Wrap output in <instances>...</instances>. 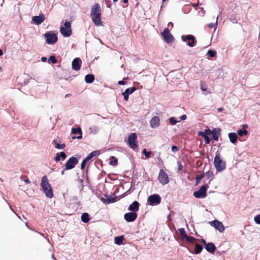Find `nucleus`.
Listing matches in <instances>:
<instances>
[{"mask_svg": "<svg viewBox=\"0 0 260 260\" xmlns=\"http://www.w3.org/2000/svg\"><path fill=\"white\" fill-rule=\"evenodd\" d=\"M90 16L95 25L99 26L102 24L101 8L99 4L96 3L92 7Z\"/></svg>", "mask_w": 260, "mask_h": 260, "instance_id": "f257e3e1", "label": "nucleus"}, {"mask_svg": "<svg viewBox=\"0 0 260 260\" xmlns=\"http://www.w3.org/2000/svg\"><path fill=\"white\" fill-rule=\"evenodd\" d=\"M41 186L47 198H52L53 197V190L51 185L49 183L48 178L46 176L42 177Z\"/></svg>", "mask_w": 260, "mask_h": 260, "instance_id": "f03ea898", "label": "nucleus"}, {"mask_svg": "<svg viewBox=\"0 0 260 260\" xmlns=\"http://www.w3.org/2000/svg\"><path fill=\"white\" fill-rule=\"evenodd\" d=\"M214 165L216 169L218 172H221L225 169V163L221 159L219 154L215 156Z\"/></svg>", "mask_w": 260, "mask_h": 260, "instance_id": "7ed1b4c3", "label": "nucleus"}, {"mask_svg": "<svg viewBox=\"0 0 260 260\" xmlns=\"http://www.w3.org/2000/svg\"><path fill=\"white\" fill-rule=\"evenodd\" d=\"M137 139V135L135 133L131 134V135L128 137L127 142V144L128 146L133 150H135L138 147Z\"/></svg>", "mask_w": 260, "mask_h": 260, "instance_id": "20e7f679", "label": "nucleus"}, {"mask_svg": "<svg viewBox=\"0 0 260 260\" xmlns=\"http://www.w3.org/2000/svg\"><path fill=\"white\" fill-rule=\"evenodd\" d=\"M208 187L209 186L207 184L202 185L198 190L193 192L194 197L198 199L205 198L207 195V190Z\"/></svg>", "mask_w": 260, "mask_h": 260, "instance_id": "39448f33", "label": "nucleus"}, {"mask_svg": "<svg viewBox=\"0 0 260 260\" xmlns=\"http://www.w3.org/2000/svg\"><path fill=\"white\" fill-rule=\"evenodd\" d=\"M60 31L64 37H70L72 34L71 23L69 21H66L64 23L63 26L60 27Z\"/></svg>", "mask_w": 260, "mask_h": 260, "instance_id": "423d86ee", "label": "nucleus"}, {"mask_svg": "<svg viewBox=\"0 0 260 260\" xmlns=\"http://www.w3.org/2000/svg\"><path fill=\"white\" fill-rule=\"evenodd\" d=\"M161 35L167 43H172L174 41L175 39L168 28L164 29V31L161 32Z\"/></svg>", "mask_w": 260, "mask_h": 260, "instance_id": "0eeeda50", "label": "nucleus"}, {"mask_svg": "<svg viewBox=\"0 0 260 260\" xmlns=\"http://www.w3.org/2000/svg\"><path fill=\"white\" fill-rule=\"evenodd\" d=\"M161 198L157 194H153L148 198L147 203L149 205L154 206L160 203Z\"/></svg>", "mask_w": 260, "mask_h": 260, "instance_id": "6e6552de", "label": "nucleus"}, {"mask_svg": "<svg viewBox=\"0 0 260 260\" xmlns=\"http://www.w3.org/2000/svg\"><path fill=\"white\" fill-rule=\"evenodd\" d=\"M200 241L202 243L205 248L208 252L212 254L214 253L216 249V247L213 243H207L204 239H201Z\"/></svg>", "mask_w": 260, "mask_h": 260, "instance_id": "1a4fd4ad", "label": "nucleus"}, {"mask_svg": "<svg viewBox=\"0 0 260 260\" xmlns=\"http://www.w3.org/2000/svg\"><path fill=\"white\" fill-rule=\"evenodd\" d=\"M78 162V159L72 156L69 159L64 165L65 170H71L73 169L76 165Z\"/></svg>", "mask_w": 260, "mask_h": 260, "instance_id": "9d476101", "label": "nucleus"}, {"mask_svg": "<svg viewBox=\"0 0 260 260\" xmlns=\"http://www.w3.org/2000/svg\"><path fill=\"white\" fill-rule=\"evenodd\" d=\"M181 40L183 42L188 41L187 45L190 47H192L195 45L196 41L194 36L192 35H183L181 37Z\"/></svg>", "mask_w": 260, "mask_h": 260, "instance_id": "9b49d317", "label": "nucleus"}, {"mask_svg": "<svg viewBox=\"0 0 260 260\" xmlns=\"http://www.w3.org/2000/svg\"><path fill=\"white\" fill-rule=\"evenodd\" d=\"M158 179L159 182L165 185L169 182V179L167 174L162 169H160L158 176Z\"/></svg>", "mask_w": 260, "mask_h": 260, "instance_id": "f8f14e48", "label": "nucleus"}, {"mask_svg": "<svg viewBox=\"0 0 260 260\" xmlns=\"http://www.w3.org/2000/svg\"><path fill=\"white\" fill-rule=\"evenodd\" d=\"M46 38V42L48 44H55L57 41V36L55 34L47 32L44 35Z\"/></svg>", "mask_w": 260, "mask_h": 260, "instance_id": "ddd939ff", "label": "nucleus"}, {"mask_svg": "<svg viewBox=\"0 0 260 260\" xmlns=\"http://www.w3.org/2000/svg\"><path fill=\"white\" fill-rule=\"evenodd\" d=\"M137 214L133 212L126 213L124 215V219L127 222L134 221L137 219Z\"/></svg>", "mask_w": 260, "mask_h": 260, "instance_id": "4468645a", "label": "nucleus"}, {"mask_svg": "<svg viewBox=\"0 0 260 260\" xmlns=\"http://www.w3.org/2000/svg\"><path fill=\"white\" fill-rule=\"evenodd\" d=\"M210 223L212 226L217 229L220 232H222L224 231V227L222 223L218 220H213L211 221Z\"/></svg>", "mask_w": 260, "mask_h": 260, "instance_id": "2eb2a0df", "label": "nucleus"}, {"mask_svg": "<svg viewBox=\"0 0 260 260\" xmlns=\"http://www.w3.org/2000/svg\"><path fill=\"white\" fill-rule=\"evenodd\" d=\"M82 61L80 58H75L72 63V67L73 70L79 71L81 67Z\"/></svg>", "mask_w": 260, "mask_h": 260, "instance_id": "dca6fc26", "label": "nucleus"}, {"mask_svg": "<svg viewBox=\"0 0 260 260\" xmlns=\"http://www.w3.org/2000/svg\"><path fill=\"white\" fill-rule=\"evenodd\" d=\"M45 20V15L41 13L39 16H35L32 17V20L37 25H39Z\"/></svg>", "mask_w": 260, "mask_h": 260, "instance_id": "f3484780", "label": "nucleus"}, {"mask_svg": "<svg viewBox=\"0 0 260 260\" xmlns=\"http://www.w3.org/2000/svg\"><path fill=\"white\" fill-rule=\"evenodd\" d=\"M72 133L73 135H76L79 134L78 136H74L72 137V139H81L82 138V133L80 127H78L77 128H73L72 129Z\"/></svg>", "mask_w": 260, "mask_h": 260, "instance_id": "a211bd4d", "label": "nucleus"}, {"mask_svg": "<svg viewBox=\"0 0 260 260\" xmlns=\"http://www.w3.org/2000/svg\"><path fill=\"white\" fill-rule=\"evenodd\" d=\"M150 125L152 128L157 127L160 125V119L158 116L153 117L150 121Z\"/></svg>", "mask_w": 260, "mask_h": 260, "instance_id": "6ab92c4d", "label": "nucleus"}, {"mask_svg": "<svg viewBox=\"0 0 260 260\" xmlns=\"http://www.w3.org/2000/svg\"><path fill=\"white\" fill-rule=\"evenodd\" d=\"M139 202L135 201L129 206L128 210L131 212H136L139 210Z\"/></svg>", "mask_w": 260, "mask_h": 260, "instance_id": "aec40b11", "label": "nucleus"}, {"mask_svg": "<svg viewBox=\"0 0 260 260\" xmlns=\"http://www.w3.org/2000/svg\"><path fill=\"white\" fill-rule=\"evenodd\" d=\"M136 90V88L133 87L131 89L127 88L125 90V91L122 93V95L124 96L125 101H127L128 100V95L130 94L133 93Z\"/></svg>", "mask_w": 260, "mask_h": 260, "instance_id": "412c9836", "label": "nucleus"}, {"mask_svg": "<svg viewBox=\"0 0 260 260\" xmlns=\"http://www.w3.org/2000/svg\"><path fill=\"white\" fill-rule=\"evenodd\" d=\"M220 131V129L219 128H218L217 131L216 128H214L212 129V138L215 140L218 141L219 139V136L220 135L219 132Z\"/></svg>", "mask_w": 260, "mask_h": 260, "instance_id": "4be33fe9", "label": "nucleus"}, {"mask_svg": "<svg viewBox=\"0 0 260 260\" xmlns=\"http://www.w3.org/2000/svg\"><path fill=\"white\" fill-rule=\"evenodd\" d=\"M229 137L231 142L233 144H235L237 142L238 138L237 135L235 133H230L229 134Z\"/></svg>", "mask_w": 260, "mask_h": 260, "instance_id": "5701e85b", "label": "nucleus"}, {"mask_svg": "<svg viewBox=\"0 0 260 260\" xmlns=\"http://www.w3.org/2000/svg\"><path fill=\"white\" fill-rule=\"evenodd\" d=\"M100 152L99 150H95L90 153L85 158L88 161L90 160L93 157L100 155Z\"/></svg>", "mask_w": 260, "mask_h": 260, "instance_id": "b1692460", "label": "nucleus"}, {"mask_svg": "<svg viewBox=\"0 0 260 260\" xmlns=\"http://www.w3.org/2000/svg\"><path fill=\"white\" fill-rule=\"evenodd\" d=\"M94 80V76L92 74H87L85 77V81L87 83H91Z\"/></svg>", "mask_w": 260, "mask_h": 260, "instance_id": "393cba45", "label": "nucleus"}, {"mask_svg": "<svg viewBox=\"0 0 260 260\" xmlns=\"http://www.w3.org/2000/svg\"><path fill=\"white\" fill-rule=\"evenodd\" d=\"M202 250H203V247L202 245H201L198 243H196L195 244L194 251V254H198L200 253L201 252V251H202Z\"/></svg>", "mask_w": 260, "mask_h": 260, "instance_id": "a878e982", "label": "nucleus"}, {"mask_svg": "<svg viewBox=\"0 0 260 260\" xmlns=\"http://www.w3.org/2000/svg\"><path fill=\"white\" fill-rule=\"evenodd\" d=\"M90 220L89 214L87 213H84L81 215V220L84 223H87Z\"/></svg>", "mask_w": 260, "mask_h": 260, "instance_id": "bb28decb", "label": "nucleus"}, {"mask_svg": "<svg viewBox=\"0 0 260 260\" xmlns=\"http://www.w3.org/2000/svg\"><path fill=\"white\" fill-rule=\"evenodd\" d=\"M124 240V236L123 235L117 236L115 238V243L117 245H120Z\"/></svg>", "mask_w": 260, "mask_h": 260, "instance_id": "cd10ccee", "label": "nucleus"}, {"mask_svg": "<svg viewBox=\"0 0 260 260\" xmlns=\"http://www.w3.org/2000/svg\"><path fill=\"white\" fill-rule=\"evenodd\" d=\"M53 144L57 149H63L66 147V145L64 144H59L57 142V140H53Z\"/></svg>", "mask_w": 260, "mask_h": 260, "instance_id": "c85d7f7f", "label": "nucleus"}, {"mask_svg": "<svg viewBox=\"0 0 260 260\" xmlns=\"http://www.w3.org/2000/svg\"><path fill=\"white\" fill-rule=\"evenodd\" d=\"M111 160L110 161L109 164L112 166H115L117 165L118 163V160L117 158H116L114 156H112L111 157Z\"/></svg>", "mask_w": 260, "mask_h": 260, "instance_id": "c756f323", "label": "nucleus"}, {"mask_svg": "<svg viewBox=\"0 0 260 260\" xmlns=\"http://www.w3.org/2000/svg\"><path fill=\"white\" fill-rule=\"evenodd\" d=\"M178 231L179 232V234L181 236V237L184 239L186 237L187 235L185 233V230L183 228H180L178 229Z\"/></svg>", "mask_w": 260, "mask_h": 260, "instance_id": "7c9ffc66", "label": "nucleus"}, {"mask_svg": "<svg viewBox=\"0 0 260 260\" xmlns=\"http://www.w3.org/2000/svg\"><path fill=\"white\" fill-rule=\"evenodd\" d=\"M238 134L240 136H242L243 135H246L248 133V132L246 129H241L238 131Z\"/></svg>", "mask_w": 260, "mask_h": 260, "instance_id": "2f4dec72", "label": "nucleus"}, {"mask_svg": "<svg viewBox=\"0 0 260 260\" xmlns=\"http://www.w3.org/2000/svg\"><path fill=\"white\" fill-rule=\"evenodd\" d=\"M184 239L188 242H189L191 243H193L196 240V239L194 237H189V236H188L187 235L186 236V237Z\"/></svg>", "mask_w": 260, "mask_h": 260, "instance_id": "473e14b6", "label": "nucleus"}, {"mask_svg": "<svg viewBox=\"0 0 260 260\" xmlns=\"http://www.w3.org/2000/svg\"><path fill=\"white\" fill-rule=\"evenodd\" d=\"M218 16L217 17L216 20V22L215 23H209L208 24V27H209L210 28H214V29H215L216 28V26L217 25V20H218Z\"/></svg>", "mask_w": 260, "mask_h": 260, "instance_id": "72a5a7b5", "label": "nucleus"}, {"mask_svg": "<svg viewBox=\"0 0 260 260\" xmlns=\"http://www.w3.org/2000/svg\"><path fill=\"white\" fill-rule=\"evenodd\" d=\"M204 176V174L203 173L201 175H197L196 178V185L198 184L200 181H201V180L202 178H203V177Z\"/></svg>", "mask_w": 260, "mask_h": 260, "instance_id": "f704fd0d", "label": "nucleus"}, {"mask_svg": "<svg viewBox=\"0 0 260 260\" xmlns=\"http://www.w3.org/2000/svg\"><path fill=\"white\" fill-rule=\"evenodd\" d=\"M142 153L144 154L146 158H149L150 155L151 154V151H147L146 149H144L143 150Z\"/></svg>", "mask_w": 260, "mask_h": 260, "instance_id": "c9c22d12", "label": "nucleus"}, {"mask_svg": "<svg viewBox=\"0 0 260 260\" xmlns=\"http://www.w3.org/2000/svg\"><path fill=\"white\" fill-rule=\"evenodd\" d=\"M50 61L52 63H56L57 60L55 56L54 55H51L48 59V61Z\"/></svg>", "mask_w": 260, "mask_h": 260, "instance_id": "e433bc0d", "label": "nucleus"}, {"mask_svg": "<svg viewBox=\"0 0 260 260\" xmlns=\"http://www.w3.org/2000/svg\"><path fill=\"white\" fill-rule=\"evenodd\" d=\"M117 197H110L109 198L107 199L108 200L107 202L108 204L111 203H114V202L117 201Z\"/></svg>", "mask_w": 260, "mask_h": 260, "instance_id": "4c0bfd02", "label": "nucleus"}, {"mask_svg": "<svg viewBox=\"0 0 260 260\" xmlns=\"http://www.w3.org/2000/svg\"><path fill=\"white\" fill-rule=\"evenodd\" d=\"M201 89L202 91H206L207 89L206 85L204 82H201L200 83Z\"/></svg>", "mask_w": 260, "mask_h": 260, "instance_id": "58836bf2", "label": "nucleus"}, {"mask_svg": "<svg viewBox=\"0 0 260 260\" xmlns=\"http://www.w3.org/2000/svg\"><path fill=\"white\" fill-rule=\"evenodd\" d=\"M208 54H209L210 57H214L216 54V52L215 51L209 50L208 51Z\"/></svg>", "mask_w": 260, "mask_h": 260, "instance_id": "ea45409f", "label": "nucleus"}, {"mask_svg": "<svg viewBox=\"0 0 260 260\" xmlns=\"http://www.w3.org/2000/svg\"><path fill=\"white\" fill-rule=\"evenodd\" d=\"M213 173L212 171H209L206 173V176L207 178V179L209 180L212 176H213Z\"/></svg>", "mask_w": 260, "mask_h": 260, "instance_id": "a19ab883", "label": "nucleus"}, {"mask_svg": "<svg viewBox=\"0 0 260 260\" xmlns=\"http://www.w3.org/2000/svg\"><path fill=\"white\" fill-rule=\"evenodd\" d=\"M254 220L256 223L260 224V214L255 216Z\"/></svg>", "mask_w": 260, "mask_h": 260, "instance_id": "79ce46f5", "label": "nucleus"}, {"mask_svg": "<svg viewBox=\"0 0 260 260\" xmlns=\"http://www.w3.org/2000/svg\"><path fill=\"white\" fill-rule=\"evenodd\" d=\"M88 161V160L84 158V159L82 161L81 164V169L82 170H83L85 168V166L87 163V162Z\"/></svg>", "mask_w": 260, "mask_h": 260, "instance_id": "37998d69", "label": "nucleus"}, {"mask_svg": "<svg viewBox=\"0 0 260 260\" xmlns=\"http://www.w3.org/2000/svg\"><path fill=\"white\" fill-rule=\"evenodd\" d=\"M59 153V156H60V158L62 159V160H63L66 158L67 155L66 154V153L62 151Z\"/></svg>", "mask_w": 260, "mask_h": 260, "instance_id": "c03bdc74", "label": "nucleus"}, {"mask_svg": "<svg viewBox=\"0 0 260 260\" xmlns=\"http://www.w3.org/2000/svg\"><path fill=\"white\" fill-rule=\"evenodd\" d=\"M169 121L172 125H174L177 123V121L175 120V118L171 117L169 119Z\"/></svg>", "mask_w": 260, "mask_h": 260, "instance_id": "a18cd8bd", "label": "nucleus"}, {"mask_svg": "<svg viewBox=\"0 0 260 260\" xmlns=\"http://www.w3.org/2000/svg\"><path fill=\"white\" fill-rule=\"evenodd\" d=\"M204 139H205V142L206 144H209L210 142V138L208 136H207L206 135L204 137Z\"/></svg>", "mask_w": 260, "mask_h": 260, "instance_id": "49530a36", "label": "nucleus"}, {"mask_svg": "<svg viewBox=\"0 0 260 260\" xmlns=\"http://www.w3.org/2000/svg\"><path fill=\"white\" fill-rule=\"evenodd\" d=\"M204 132H205V134L206 135H207V136H209L212 134V130H210L209 129H205Z\"/></svg>", "mask_w": 260, "mask_h": 260, "instance_id": "de8ad7c7", "label": "nucleus"}, {"mask_svg": "<svg viewBox=\"0 0 260 260\" xmlns=\"http://www.w3.org/2000/svg\"><path fill=\"white\" fill-rule=\"evenodd\" d=\"M60 159H61V158H60V156H59V153H57L56 154V156L54 157V160H55V161L58 162L60 160Z\"/></svg>", "mask_w": 260, "mask_h": 260, "instance_id": "09e8293b", "label": "nucleus"}, {"mask_svg": "<svg viewBox=\"0 0 260 260\" xmlns=\"http://www.w3.org/2000/svg\"><path fill=\"white\" fill-rule=\"evenodd\" d=\"M171 149L172 151H173L174 152H176L178 151V148L174 145L172 146Z\"/></svg>", "mask_w": 260, "mask_h": 260, "instance_id": "8fccbe9b", "label": "nucleus"}, {"mask_svg": "<svg viewBox=\"0 0 260 260\" xmlns=\"http://www.w3.org/2000/svg\"><path fill=\"white\" fill-rule=\"evenodd\" d=\"M105 1H106V6H107L108 8H110V7H111L110 1H109V0H105Z\"/></svg>", "mask_w": 260, "mask_h": 260, "instance_id": "3c124183", "label": "nucleus"}, {"mask_svg": "<svg viewBox=\"0 0 260 260\" xmlns=\"http://www.w3.org/2000/svg\"><path fill=\"white\" fill-rule=\"evenodd\" d=\"M101 200L105 204H108V199H106L104 198H101Z\"/></svg>", "mask_w": 260, "mask_h": 260, "instance_id": "603ef678", "label": "nucleus"}, {"mask_svg": "<svg viewBox=\"0 0 260 260\" xmlns=\"http://www.w3.org/2000/svg\"><path fill=\"white\" fill-rule=\"evenodd\" d=\"M199 135L204 138L206 135L205 134V132L200 131L199 132Z\"/></svg>", "mask_w": 260, "mask_h": 260, "instance_id": "864d4df0", "label": "nucleus"}, {"mask_svg": "<svg viewBox=\"0 0 260 260\" xmlns=\"http://www.w3.org/2000/svg\"><path fill=\"white\" fill-rule=\"evenodd\" d=\"M186 119V115L184 114V115H182L181 117H180V119L181 120H185Z\"/></svg>", "mask_w": 260, "mask_h": 260, "instance_id": "5fc2aeb1", "label": "nucleus"}, {"mask_svg": "<svg viewBox=\"0 0 260 260\" xmlns=\"http://www.w3.org/2000/svg\"><path fill=\"white\" fill-rule=\"evenodd\" d=\"M118 84L119 85H124L125 84V82L123 80H121L118 82Z\"/></svg>", "mask_w": 260, "mask_h": 260, "instance_id": "6e6d98bb", "label": "nucleus"}, {"mask_svg": "<svg viewBox=\"0 0 260 260\" xmlns=\"http://www.w3.org/2000/svg\"><path fill=\"white\" fill-rule=\"evenodd\" d=\"M168 26H171V28H172L173 27V23L171 22H169L168 24Z\"/></svg>", "mask_w": 260, "mask_h": 260, "instance_id": "4d7b16f0", "label": "nucleus"}, {"mask_svg": "<svg viewBox=\"0 0 260 260\" xmlns=\"http://www.w3.org/2000/svg\"><path fill=\"white\" fill-rule=\"evenodd\" d=\"M47 60V58L46 57H42V58H41V60L43 61V62H45Z\"/></svg>", "mask_w": 260, "mask_h": 260, "instance_id": "13d9d810", "label": "nucleus"}, {"mask_svg": "<svg viewBox=\"0 0 260 260\" xmlns=\"http://www.w3.org/2000/svg\"><path fill=\"white\" fill-rule=\"evenodd\" d=\"M248 127V125L247 124H244L243 125V129H246Z\"/></svg>", "mask_w": 260, "mask_h": 260, "instance_id": "bf43d9fd", "label": "nucleus"}, {"mask_svg": "<svg viewBox=\"0 0 260 260\" xmlns=\"http://www.w3.org/2000/svg\"><path fill=\"white\" fill-rule=\"evenodd\" d=\"M222 110H223V108H219L217 109V111L218 112H221L222 111Z\"/></svg>", "mask_w": 260, "mask_h": 260, "instance_id": "052dcab7", "label": "nucleus"}, {"mask_svg": "<svg viewBox=\"0 0 260 260\" xmlns=\"http://www.w3.org/2000/svg\"><path fill=\"white\" fill-rule=\"evenodd\" d=\"M25 182L27 183H29L30 182L28 179L25 180Z\"/></svg>", "mask_w": 260, "mask_h": 260, "instance_id": "680f3d73", "label": "nucleus"}, {"mask_svg": "<svg viewBox=\"0 0 260 260\" xmlns=\"http://www.w3.org/2000/svg\"><path fill=\"white\" fill-rule=\"evenodd\" d=\"M3 54V52L2 49H0V56Z\"/></svg>", "mask_w": 260, "mask_h": 260, "instance_id": "e2e57ef3", "label": "nucleus"}, {"mask_svg": "<svg viewBox=\"0 0 260 260\" xmlns=\"http://www.w3.org/2000/svg\"><path fill=\"white\" fill-rule=\"evenodd\" d=\"M124 4H126L128 3V0H123Z\"/></svg>", "mask_w": 260, "mask_h": 260, "instance_id": "0e129e2a", "label": "nucleus"}, {"mask_svg": "<svg viewBox=\"0 0 260 260\" xmlns=\"http://www.w3.org/2000/svg\"><path fill=\"white\" fill-rule=\"evenodd\" d=\"M42 236L44 237H45V236H44V234H41L40 233H39Z\"/></svg>", "mask_w": 260, "mask_h": 260, "instance_id": "69168bd1", "label": "nucleus"}, {"mask_svg": "<svg viewBox=\"0 0 260 260\" xmlns=\"http://www.w3.org/2000/svg\"><path fill=\"white\" fill-rule=\"evenodd\" d=\"M64 170L62 171L61 172V174L63 175L64 174Z\"/></svg>", "mask_w": 260, "mask_h": 260, "instance_id": "338daca9", "label": "nucleus"}, {"mask_svg": "<svg viewBox=\"0 0 260 260\" xmlns=\"http://www.w3.org/2000/svg\"><path fill=\"white\" fill-rule=\"evenodd\" d=\"M114 2H117L118 0H113Z\"/></svg>", "mask_w": 260, "mask_h": 260, "instance_id": "774afa93", "label": "nucleus"}]
</instances>
